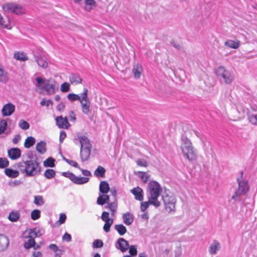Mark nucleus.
I'll return each mask as SVG.
<instances>
[{"mask_svg": "<svg viewBox=\"0 0 257 257\" xmlns=\"http://www.w3.org/2000/svg\"><path fill=\"white\" fill-rule=\"evenodd\" d=\"M36 80L37 81L36 86L39 90V93H42L44 91L47 95H51L55 94L58 90V84L53 78L43 79L38 77Z\"/></svg>", "mask_w": 257, "mask_h": 257, "instance_id": "f257e3e1", "label": "nucleus"}, {"mask_svg": "<svg viewBox=\"0 0 257 257\" xmlns=\"http://www.w3.org/2000/svg\"><path fill=\"white\" fill-rule=\"evenodd\" d=\"M16 168L22 173H25L27 176H33L41 171V167L37 161L30 160L26 161H21L16 164Z\"/></svg>", "mask_w": 257, "mask_h": 257, "instance_id": "f03ea898", "label": "nucleus"}, {"mask_svg": "<svg viewBox=\"0 0 257 257\" xmlns=\"http://www.w3.org/2000/svg\"><path fill=\"white\" fill-rule=\"evenodd\" d=\"M150 201L151 203L156 207L161 205V202L158 200L162 188L160 184L155 181H151L148 184Z\"/></svg>", "mask_w": 257, "mask_h": 257, "instance_id": "7ed1b4c3", "label": "nucleus"}, {"mask_svg": "<svg viewBox=\"0 0 257 257\" xmlns=\"http://www.w3.org/2000/svg\"><path fill=\"white\" fill-rule=\"evenodd\" d=\"M180 149L184 158L189 161L195 160L197 154L191 141L188 139L184 140Z\"/></svg>", "mask_w": 257, "mask_h": 257, "instance_id": "20e7f679", "label": "nucleus"}, {"mask_svg": "<svg viewBox=\"0 0 257 257\" xmlns=\"http://www.w3.org/2000/svg\"><path fill=\"white\" fill-rule=\"evenodd\" d=\"M79 169L85 177H77L73 173L69 172H63L62 175L69 178L72 182L76 184L81 185L87 183L89 180V178L87 177L91 176V172L87 170H84L80 168Z\"/></svg>", "mask_w": 257, "mask_h": 257, "instance_id": "39448f33", "label": "nucleus"}, {"mask_svg": "<svg viewBox=\"0 0 257 257\" xmlns=\"http://www.w3.org/2000/svg\"><path fill=\"white\" fill-rule=\"evenodd\" d=\"M243 174V171H241L240 178L236 179L238 183V188L235 190L234 194L232 196V199L235 201L240 196L246 194L249 189L248 181L242 178Z\"/></svg>", "mask_w": 257, "mask_h": 257, "instance_id": "423d86ee", "label": "nucleus"}, {"mask_svg": "<svg viewBox=\"0 0 257 257\" xmlns=\"http://www.w3.org/2000/svg\"><path fill=\"white\" fill-rule=\"evenodd\" d=\"M82 111L85 114H88L90 111V102L88 97V89L84 88L83 92L81 93V98L80 100Z\"/></svg>", "mask_w": 257, "mask_h": 257, "instance_id": "0eeeda50", "label": "nucleus"}, {"mask_svg": "<svg viewBox=\"0 0 257 257\" xmlns=\"http://www.w3.org/2000/svg\"><path fill=\"white\" fill-rule=\"evenodd\" d=\"M2 8L6 12H11L17 15H21L25 13L23 8L21 6L16 4L7 3L4 5Z\"/></svg>", "mask_w": 257, "mask_h": 257, "instance_id": "6e6552de", "label": "nucleus"}, {"mask_svg": "<svg viewBox=\"0 0 257 257\" xmlns=\"http://www.w3.org/2000/svg\"><path fill=\"white\" fill-rule=\"evenodd\" d=\"M216 73L217 76L222 77L224 82L226 84H230L233 80V77L231 73L226 70L224 67L219 66Z\"/></svg>", "mask_w": 257, "mask_h": 257, "instance_id": "1a4fd4ad", "label": "nucleus"}, {"mask_svg": "<svg viewBox=\"0 0 257 257\" xmlns=\"http://www.w3.org/2000/svg\"><path fill=\"white\" fill-rule=\"evenodd\" d=\"M163 200L165 206V209L168 212L175 211L176 201L174 197L166 195L163 197Z\"/></svg>", "mask_w": 257, "mask_h": 257, "instance_id": "9d476101", "label": "nucleus"}, {"mask_svg": "<svg viewBox=\"0 0 257 257\" xmlns=\"http://www.w3.org/2000/svg\"><path fill=\"white\" fill-rule=\"evenodd\" d=\"M101 218L105 222L103 227V230L106 232H109L110 228L113 223V219L109 217V213L106 211L102 213Z\"/></svg>", "mask_w": 257, "mask_h": 257, "instance_id": "9b49d317", "label": "nucleus"}, {"mask_svg": "<svg viewBox=\"0 0 257 257\" xmlns=\"http://www.w3.org/2000/svg\"><path fill=\"white\" fill-rule=\"evenodd\" d=\"M56 122L58 126L61 128L68 129L70 125L66 117L57 116L56 118Z\"/></svg>", "mask_w": 257, "mask_h": 257, "instance_id": "f8f14e48", "label": "nucleus"}, {"mask_svg": "<svg viewBox=\"0 0 257 257\" xmlns=\"http://www.w3.org/2000/svg\"><path fill=\"white\" fill-rule=\"evenodd\" d=\"M15 110V106L11 103H8L4 105L2 109V114L4 116H10Z\"/></svg>", "mask_w": 257, "mask_h": 257, "instance_id": "ddd939ff", "label": "nucleus"}, {"mask_svg": "<svg viewBox=\"0 0 257 257\" xmlns=\"http://www.w3.org/2000/svg\"><path fill=\"white\" fill-rule=\"evenodd\" d=\"M8 154L11 160H17L21 157V151L18 148H11L8 150Z\"/></svg>", "mask_w": 257, "mask_h": 257, "instance_id": "4468645a", "label": "nucleus"}, {"mask_svg": "<svg viewBox=\"0 0 257 257\" xmlns=\"http://www.w3.org/2000/svg\"><path fill=\"white\" fill-rule=\"evenodd\" d=\"M131 193L135 196L137 200L142 201L144 199L143 190L139 187L134 188L131 190Z\"/></svg>", "mask_w": 257, "mask_h": 257, "instance_id": "2eb2a0df", "label": "nucleus"}, {"mask_svg": "<svg viewBox=\"0 0 257 257\" xmlns=\"http://www.w3.org/2000/svg\"><path fill=\"white\" fill-rule=\"evenodd\" d=\"M91 147L82 148L80 149V157L82 161H87L90 157Z\"/></svg>", "mask_w": 257, "mask_h": 257, "instance_id": "dca6fc26", "label": "nucleus"}, {"mask_svg": "<svg viewBox=\"0 0 257 257\" xmlns=\"http://www.w3.org/2000/svg\"><path fill=\"white\" fill-rule=\"evenodd\" d=\"M123 222L127 225H131L134 221V216L130 212H127L122 215Z\"/></svg>", "mask_w": 257, "mask_h": 257, "instance_id": "f3484780", "label": "nucleus"}, {"mask_svg": "<svg viewBox=\"0 0 257 257\" xmlns=\"http://www.w3.org/2000/svg\"><path fill=\"white\" fill-rule=\"evenodd\" d=\"M99 191L103 194H107L110 190L108 183L105 181L100 182L99 187Z\"/></svg>", "mask_w": 257, "mask_h": 257, "instance_id": "a211bd4d", "label": "nucleus"}, {"mask_svg": "<svg viewBox=\"0 0 257 257\" xmlns=\"http://www.w3.org/2000/svg\"><path fill=\"white\" fill-rule=\"evenodd\" d=\"M78 139L81 144V148L91 147L90 141L86 136H80L78 137Z\"/></svg>", "mask_w": 257, "mask_h": 257, "instance_id": "6ab92c4d", "label": "nucleus"}, {"mask_svg": "<svg viewBox=\"0 0 257 257\" xmlns=\"http://www.w3.org/2000/svg\"><path fill=\"white\" fill-rule=\"evenodd\" d=\"M119 246V248L122 252H124L127 250L129 247L128 242L123 238H120L117 241Z\"/></svg>", "mask_w": 257, "mask_h": 257, "instance_id": "aec40b11", "label": "nucleus"}, {"mask_svg": "<svg viewBox=\"0 0 257 257\" xmlns=\"http://www.w3.org/2000/svg\"><path fill=\"white\" fill-rule=\"evenodd\" d=\"M133 72L134 74V77L137 79L139 78L143 72V68L142 66L139 64L135 65L133 67Z\"/></svg>", "mask_w": 257, "mask_h": 257, "instance_id": "412c9836", "label": "nucleus"}, {"mask_svg": "<svg viewBox=\"0 0 257 257\" xmlns=\"http://www.w3.org/2000/svg\"><path fill=\"white\" fill-rule=\"evenodd\" d=\"M5 173L7 176L12 178H16L19 175V172L18 171L13 170L11 168L5 169Z\"/></svg>", "mask_w": 257, "mask_h": 257, "instance_id": "4be33fe9", "label": "nucleus"}, {"mask_svg": "<svg viewBox=\"0 0 257 257\" xmlns=\"http://www.w3.org/2000/svg\"><path fill=\"white\" fill-rule=\"evenodd\" d=\"M14 57L17 60L25 61L28 59L27 55L23 52L17 51L14 53Z\"/></svg>", "mask_w": 257, "mask_h": 257, "instance_id": "5701e85b", "label": "nucleus"}, {"mask_svg": "<svg viewBox=\"0 0 257 257\" xmlns=\"http://www.w3.org/2000/svg\"><path fill=\"white\" fill-rule=\"evenodd\" d=\"M69 81L71 84H77L81 83L82 79L78 74H72L69 77Z\"/></svg>", "mask_w": 257, "mask_h": 257, "instance_id": "b1692460", "label": "nucleus"}, {"mask_svg": "<svg viewBox=\"0 0 257 257\" xmlns=\"http://www.w3.org/2000/svg\"><path fill=\"white\" fill-rule=\"evenodd\" d=\"M1 26L4 28L8 30H10L12 28L11 25L10 20L9 17L6 16L4 17H1Z\"/></svg>", "mask_w": 257, "mask_h": 257, "instance_id": "393cba45", "label": "nucleus"}, {"mask_svg": "<svg viewBox=\"0 0 257 257\" xmlns=\"http://www.w3.org/2000/svg\"><path fill=\"white\" fill-rule=\"evenodd\" d=\"M109 200V196L105 194L100 195L97 199V203L100 205H103L107 203Z\"/></svg>", "mask_w": 257, "mask_h": 257, "instance_id": "a878e982", "label": "nucleus"}, {"mask_svg": "<svg viewBox=\"0 0 257 257\" xmlns=\"http://www.w3.org/2000/svg\"><path fill=\"white\" fill-rule=\"evenodd\" d=\"M105 172L106 170L104 167L98 166L97 169L94 171V175L97 177L103 178L104 177Z\"/></svg>", "mask_w": 257, "mask_h": 257, "instance_id": "bb28decb", "label": "nucleus"}, {"mask_svg": "<svg viewBox=\"0 0 257 257\" xmlns=\"http://www.w3.org/2000/svg\"><path fill=\"white\" fill-rule=\"evenodd\" d=\"M36 149L40 154H44L46 151V143L43 141L39 142L36 145Z\"/></svg>", "mask_w": 257, "mask_h": 257, "instance_id": "cd10ccee", "label": "nucleus"}, {"mask_svg": "<svg viewBox=\"0 0 257 257\" xmlns=\"http://www.w3.org/2000/svg\"><path fill=\"white\" fill-rule=\"evenodd\" d=\"M84 9L87 11H90L96 7V2L94 0H85Z\"/></svg>", "mask_w": 257, "mask_h": 257, "instance_id": "c85d7f7f", "label": "nucleus"}, {"mask_svg": "<svg viewBox=\"0 0 257 257\" xmlns=\"http://www.w3.org/2000/svg\"><path fill=\"white\" fill-rule=\"evenodd\" d=\"M20 214L18 211H12L8 217L9 219L12 222H16L20 218Z\"/></svg>", "mask_w": 257, "mask_h": 257, "instance_id": "c756f323", "label": "nucleus"}, {"mask_svg": "<svg viewBox=\"0 0 257 257\" xmlns=\"http://www.w3.org/2000/svg\"><path fill=\"white\" fill-rule=\"evenodd\" d=\"M224 45L228 47L233 48V49H237L239 47L240 45V42L239 41H234L233 40H228L225 42Z\"/></svg>", "mask_w": 257, "mask_h": 257, "instance_id": "7c9ffc66", "label": "nucleus"}, {"mask_svg": "<svg viewBox=\"0 0 257 257\" xmlns=\"http://www.w3.org/2000/svg\"><path fill=\"white\" fill-rule=\"evenodd\" d=\"M36 142L35 139L33 137H28L26 138L24 142V147L26 148H29L33 146Z\"/></svg>", "mask_w": 257, "mask_h": 257, "instance_id": "2f4dec72", "label": "nucleus"}, {"mask_svg": "<svg viewBox=\"0 0 257 257\" xmlns=\"http://www.w3.org/2000/svg\"><path fill=\"white\" fill-rule=\"evenodd\" d=\"M9 238L1 234V250H4L8 248L9 245Z\"/></svg>", "mask_w": 257, "mask_h": 257, "instance_id": "473e14b6", "label": "nucleus"}, {"mask_svg": "<svg viewBox=\"0 0 257 257\" xmlns=\"http://www.w3.org/2000/svg\"><path fill=\"white\" fill-rule=\"evenodd\" d=\"M114 228L120 235H124L127 231L126 227L122 224H116Z\"/></svg>", "mask_w": 257, "mask_h": 257, "instance_id": "72a5a7b5", "label": "nucleus"}, {"mask_svg": "<svg viewBox=\"0 0 257 257\" xmlns=\"http://www.w3.org/2000/svg\"><path fill=\"white\" fill-rule=\"evenodd\" d=\"M38 65L43 68H46L48 67V63L46 58L44 57H40L37 59Z\"/></svg>", "mask_w": 257, "mask_h": 257, "instance_id": "f704fd0d", "label": "nucleus"}, {"mask_svg": "<svg viewBox=\"0 0 257 257\" xmlns=\"http://www.w3.org/2000/svg\"><path fill=\"white\" fill-rule=\"evenodd\" d=\"M248 119L251 123L257 124V112L254 110L253 113L249 112Z\"/></svg>", "mask_w": 257, "mask_h": 257, "instance_id": "c9c22d12", "label": "nucleus"}, {"mask_svg": "<svg viewBox=\"0 0 257 257\" xmlns=\"http://www.w3.org/2000/svg\"><path fill=\"white\" fill-rule=\"evenodd\" d=\"M28 240L24 244V246L26 249H29L33 247V246H34V245L35 244V239L32 237H28Z\"/></svg>", "mask_w": 257, "mask_h": 257, "instance_id": "e433bc0d", "label": "nucleus"}, {"mask_svg": "<svg viewBox=\"0 0 257 257\" xmlns=\"http://www.w3.org/2000/svg\"><path fill=\"white\" fill-rule=\"evenodd\" d=\"M117 203L115 202H111L108 203L107 208L111 211V215L114 216L117 210Z\"/></svg>", "mask_w": 257, "mask_h": 257, "instance_id": "4c0bfd02", "label": "nucleus"}, {"mask_svg": "<svg viewBox=\"0 0 257 257\" xmlns=\"http://www.w3.org/2000/svg\"><path fill=\"white\" fill-rule=\"evenodd\" d=\"M55 171L51 169H47L44 173L45 177L49 179L53 178L55 176Z\"/></svg>", "mask_w": 257, "mask_h": 257, "instance_id": "58836bf2", "label": "nucleus"}, {"mask_svg": "<svg viewBox=\"0 0 257 257\" xmlns=\"http://www.w3.org/2000/svg\"><path fill=\"white\" fill-rule=\"evenodd\" d=\"M219 247V243L216 241H214L213 244L210 246L209 248L210 253L215 254Z\"/></svg>", "mask_w": 257, "mask_h": 257, "instance_id": "ea45409f", "label": "nucleus"}, {"mask_svg": "<svg viewBox=\"0 0 257 257\" xmlns=\"http://www.w3.org/2000/svg\"><path fill=\"white\" fill-rule=\"evenodd\" d=\"M67 98L70 101H74L76 100H80L81 98V95L79 96L78 94H76L74 93H69L67 95Z\"/></svg>", "mask_w": 257, "mask_h": 257, "instance_id": "a19ab883", "label": "nucleus"}, {"mask_svg": "<svg viewBox=\"0 0 257 257\" xmlns=\"http://www.w3.org/2000/svg\"><path fill=\"white\" fill-rule=\"evenodd\" d=\"M19 126L24 130H27L29 128V123L24 119H21L19 122Z\"/></svg>", "mask_w": 257, "mask_h": 257, "instance_id": "79ce46f5", "label": "nucleus"}, {"mask_svg": "<svg viewBox=\"0 0 257 257\" xmlns=\"http://www.w3.org/2000/svg\"><path fill=\"white\" fill-rule=\"evenodd\" d=\"M40 211L38 209H35L31 212V217L32 219L36 220L40 217Z\"/></svg>", "mask_w": 257, "mask_h": 257, "instance_id": "37998d69", "label": "nucleus"}, {"mask_svg": "<svg viewBox=\"0 0 257 257\" xmlns=\"http://www.w3.org/2000/svg\"><path fill=\"white\" fill-rule=\"evenodd\" d=\"M55 160L52 158H48L44 162V165L45 167H53L55 166Z\"/></svg>", "mask_w": 257, "mask_h": 257, "instance_id": "c03bdc74", "label": "nucleus"}, {"mask_svg": "<svg viewBox=\"0 0 257 257\" xmlns=\"http://www.w3.org/2000/svg\"><path fill=\"white\" fill-rule=\"evenodd\" d=\"M150 205H152L150 201V198L148 201L142 202L141 204L140 208L142 212H145L149 207Z\"/></svg>", "mask_w": 257, "mask_h": 257, "instance_id": "a18cd8bd", "label": "nucleus"}, {"mask_svg": "<svg viewBox=\"0 0 257 257\" xmlns=\"http://www.w3.org/2000/svg\"><path fill=\"white\" fill-rule=\"evenodd\" d=\"M34 203L38 206L43 205L44 203V201L43 197L40 195L35 196Z\"/></svg>", "mask_w": 257, "mask_h": 257, "instance_id": "49530a36", "label": "nucleus"}, {"mask_svg": "<svg viewBox=\"0 0 257 257\" xmlns=\"http://www.w3.org/2000/svg\"><path fill=\"white\" fill-rule=\"evenodd\" d=\"M141 174L140 177L144 183H146L149 180L150 175L146 172H139Z\"/></svg>", "mask_w": 257, "mask_h": 257, "instance_id": "de8ad7c7", "label": "nucleus"}, {"mask_svg": "<svg viewBox=\"0 0 257 257\" xmlns=\"http://www.w3.org/2000/svg\"><path fill=\"white\" fill-rule=\"evenodd\" d=\"M70 89V84L67 82H64L60 87V90L63 92H67Z\"/></svg>", "mask_w": 257, "mask_h": 257, "instance_id": "09e8293b", "label": "nucleus"}, {"mask_svg": "<svg viewBox=\"0 0 257 257\" xmlns=\"http://www.w3.org/2000/svg\"><path fill=\"white\" fill-rule=\"evenodd\" d=\"M9 79L8 73L1 69V82H6Z\"/></svg>", "mask_w": 257, "mask_h": 257, "instance_id": "8fccbe9b", "label": "nucleus"}, {"mask_svg": "<svg viewBox=\"0 0 257 257\" xmlns=\"http://www.w3.org/2000/svg\"><path fill=\"white\" fill-rule=\"evenodd\" d=\"M66 219V215L64 213H60L59 218L56 223L59 225L64 223Z\"/></svg>", "mask_w": 257, "mask_h": 257, "instance_id": "3c124183", "label": "nucleus"}, {"mask_svg": "<svg viewBox=\"0 0 257 257\" xmlns=\"http://www.w3.org/2000/svg\"><path fill=\"white\" fill-rule=\"evenodd\" d=\"M129 248V253L131 255V256H135L137 254L138 251L137 247L135 245H132L128 247Z\"/></svg>", "mask_w": 257, "mask_h": 257, "instance_id": "603ef678", "label": "nucleus"}, {"mask_svg": "<svg viewBox=\"0 0 257 257\" xmlns=\"http://www.w3.org/2000/svg\"><path fill=\"white\" fill-rule=\"evenodd\" d=\"M64 160L66 163H67L69 165H70L71 166H73L74 167L77 168L79 169V166L78 164V163L73 160H71L68 159H64Z\"/></svg>", "mask_w": 257, "mask_h": 257, "instance_id": "864d4df0", "label": "nucleus"}, {"mask_svg": "<svg viewBox=\"0 0 257 257\" xmlns=\"http://www.w3.org/2000/svg\"><path fill=\"white\" fill-rule=\"evenodd\" d=\"M103 242L101 240L96 239L93 242V245L94 247L99 248L103 246Z\"/></svg>", "mask_w": 257, "mask_h": 257, "instance_id": "5fc2aeb1", "label": "nucleus"}, {"mask_svg": "<svg viewBox=\"0 0 257 257\" xmlns=\"http://www.w3.org/2000/svg\"><path fill=\"white\" fill-rule=\"evenodd\" d=\"M137 164L139 166L144 167H147L148 165L147 162L143 159H138L137 161Z\"/></svg>", "mask_w": 257, "mask_h": 257, "instance_id": "6e6d98bb", "label": "nucleus"}, {"mask_svg": "<svg viewBox=\"0 0 257 257\" xmlns=\"http://www.w3.org/2000/svg\"><path fill=\"white\" fill-rule=\"evenodd\" d=\"M37 237V232H36V229H30L29 231V235L28 237H32L35 239V237Z\"/></svg>", "mask_w": 257, "mask_h": 257, "instance_id": "4d7b16f0", "label": "nucleus"}, {"mask_svg": "<svg viewBox=\"0 0 257 257\" xmlns=\"http://www.w3.org/2000/svg\"><path fill=\"white\" fill-rule=\"evenodd\" d=\"M9 162L6 158H1V168L8 166Z\"/></svg>", "mask_w": 257, "mask_h": 257, "instance_id": "13d9d810", "label": "nucleus"}, {"mask_svg": "<svg viewBox=\"0 0 257 257\" xmlns=\"http://www.w3.org/2000/svg\"><path fill=\"white\" fill-rule=\"evenodd\" d=\"M40 104L42 106L46 105V106H49L50 104L53 105V102L51 100H46L45 99H43L41 102Z\"/></svg>", "mask_w": 257, "mask_h": 257, "instance_id": "bf43d9fd", "label": "nucleus"}, {"mask_svg": "<svg viewBox=\"0 0 257 257\" xmlns=\"http://www.w3.org/2000/svg\"><path fill=\"white\" fill-rule=\"evenodd\" d=\"M69 118L71 121L75 122L76 120V117L74 112L71 110L69 112Z\"/></svg>", "mask_w": 257, "mask_h": 257, "instance_id": "052dcab7", "label": "nucleus"}, {"mask_svg": "<svg viewBox=\"0 0 257 257\" xmlns=\"http://www.w3.org/2000/svg\"><path fill=\"white\" fill-rule=\"evenodd\" d=\"M7 127V122L6 120H1V134L4 133Z\"/></svg>", "mask_w": 257, "mask_h": 257, "instance_id": "680f3d73", "label": "nucleus"}, {"mask_svg": "<svg viewBox=\"0 0 257 257\" xmlns=\"http://www.w3.org/2000/svg\"><path fill=\"white\" fill-rule=\"evenodd\" d=\"M66 133L63 131H62L60 132V135H59V141L61 143H62L63 142V141H64V140L66 138Z\"/></svg>", "mask_w": 257, "mask_h": 257, "instance_id": "e2e57ef3", "label": "nucleus"}, {"mask_svg": "<svg viewBox=\"0 0 257 257\" xmlns=\"http://www.w3.org/2000/svg\"><path fill=\"white\" fill-rule=\"evenodd\" d=\"M62 239L67 242H69L71 240V236L70 234L67 232H65L62 237Z\"/></svg>", "mask_w": 257, "mask_h": 257, "instance_id": "0e129e2a", "label": "nucleus"}, {"mask_svg": "<svg viewBox=\"0 0 257 257\" xmlns=\"http://www.w3.org/2000/svg\"><path fill=\"white\" fill-rule=\"evenodd\" d=\"M65 105L64 103L61 102L58 104L57 109L60 111H63L65 109Z\"/></svg>", "mask_w": 257, "mask_h": 257, "instance_id": "69168bd1", "label": "nucleus"}, {"mask_svg": "<svg viewBox=\"0 0 257 257\" xmlns=\"http://www.w3.org/2000/svg\"><path fill=\"white\" fill-rule=\"evenodd\" d=\"M20 136L19 135H16L15 138L13 139V143L14 144H17L20 140Z\"/></svg>", "mask_w": 257, "mask_h": 257, "instance_id": "338daca9", "label": "nucleus"}, {"mask_svg": "<svg viewBox=\"0 0 257 257\" xmlns=\"http://www.w3.org/2000/svg\"><path fill=\"white\" fill-rule=\"evenodd\" d=\"M49 247L51 250L54 251H56L58 250V247L55 244H50Z\"/></svg>", "mask_w": 257, "mask_h": 257, "instance_id": "774afa93", "label": "nucleus"}]
</instances>
